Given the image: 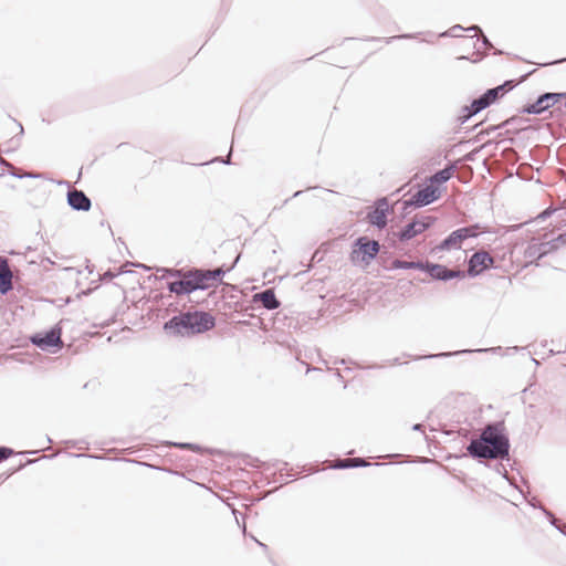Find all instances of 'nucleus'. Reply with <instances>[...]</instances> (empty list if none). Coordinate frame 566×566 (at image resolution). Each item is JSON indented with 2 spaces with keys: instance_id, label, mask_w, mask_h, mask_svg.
<instances>
[{
  "instance_id": "obj_1",
  "label": "nucleus",
  "mask_w": 566,
  "mask_h": 566,
  "mask_svg": "<svg viewBox=\"0 0 566 566\" xmlns=\"http://www.w3.org/2000/svg\"><path fill=\"white\" fill-rule=\"evenodd\" d=\"M509 439L499 424L488 426L479 439L472 440L468 451L478 458L503 459L509 455Z\"/></svg>"
},
{
  "instance_id": "obj_2",
  "label": "nucleus",
  "mask_w": 566,
  "mask_h": 566,
  "mask_svg": "<svg viewBox=\"0 0 566 566\" xmlns=\"http://www.w3.org/2000/svg\"><path fill=\"white\" fill-rule=\"evenodd\" d=\"M221 269L213 271L195 270L182 274L181 280L169 283V291L177 295L189 294L196 290H207L214 286L221 277Z\"/></svg>"
},
{
  "instance_id": "obj_3",
  "label": "nucleus",
  "mask_w": 566,
  "mask_h": 566,
  "mask_svg": "<svg viewBox=\"0 0 566 566\" xmlns=\"http://www.w3.org/2000/svg\"><path fill=\"white\" fill-rule=\"evenodd\" d=\"M379 252V243L367 238H359L350 253L354 263L369 264Z\"/></svg>"
},
{
  "instance_id": "obj_4",
  "label": "nucleus",
  "mask_w": 566,
  "mask_h": 566,
  "mask_svg": "<svg viewBox=\"0 0 566 566\" xmlns=\"http://www.w3.org/2000/svg\"><path fill=\"white\" fill-rule=\"evenodd\" d=\"M478 226H470L465 228H460L453 232H451L448 238H446L439 245H437V250L446 251L452 249H460L464 240L469 238H474L478 235Z\"/></svg>"
},
{
  "instance_id": "obj_5",
  "label": "nucleus",
  "mask_w": 566,
  "mask_h": 566,
  "mask_svg": "<svg viewBox=\"0 0 566 566\" xmlns=\"http://www.w3.org/2000/svg\"><path fill=\"white\" fill-rule=\"evenodd\" d=\"M566 243V233L559 234L557 238L547 242H533L526 249V255L528 258H542Z\"/></svg>"
},
{
  "instance_id": "obj_6",
  "label": "nucleus",
  "mask_w": 566,
  "mask_h": 566,
  "mask_svg": "<svg viewBox=\"0 0 566 566\" xmlns=\"http://www.w3.org/2000/svg\"><path fill=\"white\" fill-rule=\"evenodd\" d=\"M188 315L192 334L207 332L214 326V317L207 312H188Z\"/></svg>"
},
{
  "instance_id": "obj_7",
  "label": "nucleus",
  "mask_w": 566,
  "mask_h": 566,
  "mask_svg": "<svg viewBox=\"0 0 566 566\" xmlns=\"http://www.w3.org/2000/svg\"><path fill=\"white\" fill-rule=\"evenodd\" d=\"M494 259L486 251L475 252L469 260L468 274L475 276L481 274L486 269L491 268Z\"/></svg>"
},
{
  "instance_id": "obj_8",
  "label": "nucleus",
  "mask_w": 566,
  "mask_h": 566,
  "mask_svg": "<svg viewBox=\"0 0 566 566\" xmlns=\"http://www.w3.org/2000/svg\"><path fill=\"white\" fill-rule=\"evenodd\" d=\"M34 345L43 350H50L53 347H61V332L60 329L53 328L45 334H36L31 337Z\"/></svg>"
},
{
  "instance_id": "obj_9",
  "label": "nucleus",
  "mask_w": 566,
  "mask_h": 566,
  "mask_svg": "<svg viewBox=\"0 0 566 566\" xmlns=\"http://www.w3.org/2000/svg\"><path fill=\"white\" fill-rule=\"evenodd\" d=\"M164 328L165 331L175 335H192V332H190V319L188 313L174 316L171 319L165 323Z\"/></svg>"
},
{
  "instance_id": "obj_10",
  "label": "nucleus",
  "mask_w": 566,
  "mask_h": 566,
  "mask_svg": "<svg viewBox=\"0 0 566 566\" xmlns=\"http://www.w3.org/2000/svg\"><path fill=\"white\" fill-rule=\"evenodd\" d=\"M441 196V190L439 186H434L433 184L428 185L423 189L417 191L412 196V202L418 206H427L437 199H439Z\"/></svg>"
},
{
  "instance_id": "obj_11",
  "label": "nucleus",
  "mask_w": 566,
  "mask_h": 566,
  "mask_svg": "<svg viewBox=\"0 0 566 566\" xmlns=\"http://www.w3.org/2000/svg\"><path fill=\"white\" fill-rule=\"evenodd\" d=\"M432 279L436 280H451L454 277H463L464 273L461 271L449 270L441 264L424 263V270Z\"/></svg>"
},
{
  "instance_id": "obj_12",
  "label": "nucleus",
  "mask_w": 566,
  "mask_h": 566,
  "mask_svg": "<svg viewBox=\"0 0 566 566\" xmlns=\"http://www.w3.org/2000/svg\"><path fill=\"white\" fill-rule=\"evenodd\" d=\"M388 209L386 200L379 201L375 209L368 213L369 222L378 228H384L387 224Z\"/></svg>"
},
{
  "instance_id": "obj_13",
  "label": "nucleus",
  "mask_w": 566,
  "mask_h": 566,
  "mask_svg": "<svg viewBox=\"0 0 566 566\" xmlns=\"http://www.w3.org/2000/svg\"><path fill=\"white\" fill-rule=\"evenodd\" d=\"M562 94L547 93L541 96L536 103L527 108L528 113H541L559 101Z\"/></svg>"
},
{
  "instance_id": "obj_14",
  "label": "nucleus",
  "mask_w": 566,
  "mask_h": 566,
  "mask_svg": "<svg viewBox=\"0 0 566 566\" xmlns=\"http://www.w3.org/2000/svg\"><path fill=\"white\" fill-rule=\"evenodd\" d=\"M430 226V222H426L423 220H415L400 232L399 238L401 241H407L416 235L426 231V229Z\"/></svg>"
},
{
  "instance_id": "obj_15",
  "label": "nucleus",
  "mask_w": 566,
  "mask_h": 566,
  "mask_svg": "<svg viewBox=\"0 0 566 566\" xmlns=\"http://www.w3.org/2000/svg\"><path fill=\"white\" fill-rule=\"evenodd\" d=\"M67 202L75 210L87 211L91 207L90 199L83 191L72 190L67 193Z\"/></svg>"
},
{
  "instance_id": "obj_16",
  "label": "nucleus",
  "mask_w": 566,
  "mask_h": 566,
  "mask_svg": "<svg viewBox=\"0 0 566 566\" xmlns=\"http://www.w3.org/2000/svg\"><path fill=\"white\" fill-rule=\"evenodd\" d=\"M516 84L513 81H506L504 84L499 85L494 88L488 90L484 94L490 103H495L499 98L503 97L510 92Z\"/></svg>"
},
{
  "instance_id": "obj_17",
  "label": "nucleus",
  "mask_w": 566,
  "mask_h": 566,
  "mask_svg": "<svg viewBox=\"0 0 566 566\" xmlns=\"http://www.w3.org/2000/svg\"><path fill=\"white\" fill-rule=\"evenodd\" d=\"M12 273L8 266L7 260L0 258V292L7 293L11 289Z\"/></svg>"
},
{
  "instance_id": "obj_18",
  "label": "nucleus",
  "mask_w": 566,
  "mask_h": 566,
  "mask_svg": "<svg viewBox=\"0 0 566 566\" xmlns=\"http://www.w3.org/2000/svg\"><path fill=\"white\" fill-rule=\"evenodd\" d=\"M254 298L260 301L268 310H275L280 306V302L276 300L273 290H265L264 292L256 294Z\"/></svg>"
},
{
  "instance_id": "obj_19",
  "label": "nucleus",
  "mask_w": 566,
  "mask_h": 566,
  "mask_svg": "<svg viewBox=\"0 0 566 566\" xmlns=\"http://www.w3.org/2000/svg\"><path fill=\"white\" fill-rule=\"evenodd\" d=\"M488 106H490V103H489L485 94H483L479 98L474 99L471 103V105L465 108L467 113L463 115V117L469 118V117L478 114L482 109L486 108Z\"/></svg>"
},
{
  "instance_id": "obj_20",
  "label": "nucleus",
  "mask_w": 566,
  "mask_h": 566,
  "mask_svg": "<svg viewBox=\"0 0 566 566\" xmlns=\"http://www.w3.org/2000/svg\"><path fill=\"white\" fill-rule=\"evenodd\" d=\"M392 269H417V270H424V263L422 262H408V261H401V260H395L391 263Z\"/></svg>"
},
{
  "instance_id": "obj_21",
  "label": "nucleus",
  "mask_w": 566,
  "mask_h": 566,
  "mask_svg": "<svg viewBox=\"0 0 566 566\" xmlns=\"http://www.w3.org/2000/svg\"><path fill=\"white\" fill-rule=\"evenodd\" d=\"M451 177H452V169L446 168V169L437 172L436 175H433L430 178V182L433 184L434 186H436V184L441 185V184L448 181Z\"/></svg>"
},
{
  "instance_id": "obj_22",
  "label": "nucleus",
  "mask_w": 566,
  "mask_h": 566,
  "mask_svg": "<svg viewBox=\"0 0 566 566\" xmlns=\"http://www.w3.org/2000/svg\"><path fill=\"white\" fill-rule=\"evenodd\" d=\"M365 464L366 463L364 460L354 458V459L339 460L335 467L336 468H349V467H358V465H365Z\"/></svg>"
},
{
  "instance_id": "obj_23",
  "label": "nucleus",
  "mask_w": 566,
  "mask_h": 566,
  "mask_svg": "<svg viewBox=\"0 0 566 566\" xmlns=\"http://www.w3.org/2000/svg\"><path fill=\"white\" fill-rule=\"evenodd\" d=\"M175 447L186 450L197 451L199 448L191 443H174Z\"/></svg>"
},
{
  "instance_id": "obj_24",
  "label": "nucleus",
  "mask_w": 566,
  "mask_h": 566,
  "mask_svg": "<svg viewBox=\"0 0 566 566\" xmlns=\"http://www.w3.org/2000/svg\"><path fill=\"white\" fill-rule=\"evenodd\" d=\"M11 453L12 451L10 449L0 448V461L8 458Z\"/></svg>"
},
{
  "instance_id": "obj_25",
  "label": "nucleus",
  "mask_w": 566,
  "mask_h": 566,
  "mask_svg": "<svg viewBox=\"0 0 566 566\" xmlns=\"http://www.w3.org/2000/svg\"><path fill=\"white\" fill-rule=\"evenodd\" d=\"M13 176L18 177V178H23V177H36V175H33L31 172H27V174H20V172H13Z\"/></svg>"
}]
</instances>
